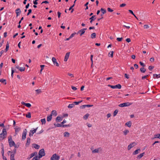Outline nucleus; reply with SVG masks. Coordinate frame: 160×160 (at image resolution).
Here are the masks:
<instances>
[{"label":"nucleus","instance_id":"obj_13","mask_svg":"<svg viewBox=\"0 0 160 160\" xmlns=\"http://www.w3.org/2000/svg\"><path fill=\"white\" fill-rule=\"evenodd\" d=\"M16 16L18 17L21 12V10L19 8H17L16 10Z\"/></svg>","mask_w":160,"mask_h":160},{"label":"nucleus","instance_id":"obj_44","mask_svg":"<svg viewBox=\"0 0 160 160\" xmlns=\"http://www.w3.org/2000/svg\"><path fill=\"white\" fill-rule=\"evenodd\" d=\"M82 102V100H81L79 102H73V104L76 105H78L79 103L81 102Z\"/></svg>","mask_w":160,"mask_h":160},{"label":"nucleus","instance_id":"obj_9","mask_svg":"<svg viewBox=\"0 0 160 160\" xmlns=\"http://www.w3.org/2000/svg\"><path fill=\"white\" fill-rule=\"evenodd\" d=\"M52 60L54 65H56L57 67H58L59 66V64L57 62L56 59L55 58L52 57Z\"/></svg>","mask_w":160,"mask_h":160},{"label":"nucleus","instance_id":"obj_10","mask_svg":"<svg viewBox=\"0 0 160 160\" xmlns=\"http://www.w3.org/2000/svg\"><path fill=\"white\" fill-rule=\"evenodd\" d=\"M45 153L44 149H41L40 150V157L41 158L43 156H45Z\"/></svg>","mask_w":160,"mask_h":160},{"label":"nucleus","instance_id":"obj_48","mask_svg":"<svg viewBox=\"0 0 160 160\" xmlns=\"http://www.w3.org/2000/svg\"><path fill=\"white\" fill-rule=\"evenodd\" d=\"M107 10L108 12H112L113 11V10L112 9H111L110 8H108Z\"/></svg>","mask_w":160,"mask_h":160},{"label":"nucleus","instance_id":"obj_23","mask_svg":"<svg viewBox=\"0 0 160 160\" xmlns=\"http://www.w3.org/2000/svg\"><path fill=\"white\" fill-rule=\"evenodd\" d=\"M154 137L152 138V139H153L156 138L160 139V134H155L154 135Z\"/></svg>","mask_w":160,"mask_h":160},{"label":"nucleus","instance_id":"obj_64","mask_svg":"<svg viewBox=\"0 0 160 160\" xmlns=\"http://www.w3.org/2000/svg\"><path fill=\"white\" fill-rule=\"evenodd\" d=\"M134 66L136 69H137L138 68V65L136 64H135L134 65Z\"/></svg>","mask_w":160,"mask_h":160},{"label":"nucleus","instance_id":"obj_4","mask_svg":"<svg viewBox=\"0 0 160 160\" xmlns=\"http://www.w3.org/2000/svg\"><path fill=\"white\" fill-rule=\"evenodd\" d=\"M131 104V103H130L129 102H127L121 103L119 104L118 106L119 107H124L129 106Z\"/></svg>","mask_w":160,"mask_h":160},{"label":"nucleus","instance_id":"obj_16","mask_svg":"<svg viewBox=\"0 0 160 160\" xmlns=\"http://www.w3.org/2000/svg\"><path fill=\"white\" fill-rule=\"evenodd\" d=\"M14 129L15 130V132L16 133V134H17V132H19L20 131L21 128L20 127H18L17 126H16L15 128Z\"/></svg>","mask_w":160,"mask_h":160},{"label":"nucleus","instance_id":"obj_34","mask_svg":"<svg viewBox=\"0 0 160 160\" xmlns=\"http://www.w3.org/2000/svg\"><path fill=\"white\" fill-rule=\"evenodd\" d=\"M114 52L111 51L108 53V56L109 57H110L112 58L113 57V54Z\"/></svg>","mask_w":160,"mask_h":160},{"label":"nucleus","instance_id":"obj_1","mask_svg":"<svg viewBox=\"0 0 160 160\" xmlns=\"http://www.w3.org/2000/svg\"><path fill=\"white\" fill-rule=\"evenodd\" d=\"M7 135L6 129L3 128L2 132L0 134V141H2L5 138Z\"/></svg>","mask_w":160,"mask_h":160},{"label":"nucleus","instance_id":"obj_32","mask_svg":"<svg viewBox=\"0 0 160 160\" xmlns=\"http://www.w3.org/2000/svg\"><path fill=\"white\" fill-rule=\"evenodd\" d=\"M6 79H0V82L4 83V84L6 85L7 84V82H6Z\"/></svg>","mask_w":160,"mask_h":160},{"label":"nucleus","instance_id":"obj_20","mask_svg":"<svg viewBox=\"0 0 160 160\" xmlns=\"http://www.w3.org/2000/svg\"><path fill=\"white\" fill-rule=\"evenodd\" d=\"M144 154V152L141 153L137 157V158L138 159H140L141 158H142L143 156V155Z\"/></svg>","mask_w":160,"mask_h":160},{"label":"nucleus","instance_id":"obj_26","mask_svg":"<svg viewBox=\"0 0 160 160\" xmlns=\"http://www.w3.org/2000/svg\"><path fill=\"white\" fill-rule=\"evenodd\" d=\"M64 136L65 137H69L70 136V134L68 132H65L64 133Z\"/></svg>","mask_w":160,"mask_h":160},{"label":"nucleus","instance_id":"obj_55","mask_svg":"<svg viewBox=\"0 0 160 160\" xmlns=\"http://www.w3.org/2000/svg\"><path fill=\"white\" fill-rule=\"evenodd\" d=\"M144 28L145 29H148L149 28V26L147 24H145L144 25Z\"/></svg>","mask_w":160,"mask_h":160},{"label":"nucleus","instance_id":"obj_57","mask_svg":"<svg viewBox=\"0 0 160 160\" xmlns=\"http://www.w3.org/2000/svg\"><path fill=\"white\" fill-rule=\"evenodd\" d=\"M15 71L14 70H13L12 68V73H11V76L12 78H13V73Z\"/></svg>","mask_w":160,"mask_h":160},{"label":"nucleus","instance_id":"obj_15","mask_svg":"<svg viewBox=\"0 0 160 160\" xmlns=\"http://www.w3.org/2000/svg\"><path fill=\"white\" fill-rule=\"evenodd\" d=\"M141 151V150L140 149H138L137 150H136L135 151H134L132 153V154L133 155H135L138 154Z\"/></svg>","mask_w":160,"mask_h":160},{"label":"nucleus","instance_id":"obj_41","mask_svg":"<svg viewBox=\"0 0 160 160\" xmlns=\"http://www.w3.org/2000/svg\"><path fill=\"white\" fill-rule=\"evenodd\" d=\"M74 106V104L73 103L69 104L68 106V108H72Z\"/></svg>","mask_w":160,"mask_h":160},{"label":"nucleus","instance_id":"obj_11","mask_svg":"<svg viewBox=\"0 0 160 160\" xmlns=\"http://www.w3.org/2000/svg\"><path fill=\"white\" fill-rule=\"evenodd\" d=\"M70 54V52H68L66 53L64 59V61L65 62H66L67 61V60L69 57Z\"/></svg>","mask_w":160,"mask_h":160},{"label":"nucleus","instance_id":"obj_17","mask_svg":"<svg viewBox=\"0 0 160 160\" xmlns=\"http://www.w3.org/2000/svg\"><path fill=\"white\" fill-rule=\"evenodd\" d=\"M30 141L31 139L29 138H27V142L26 144V147H28L29 146L30 142Z\"/></svg>","mask_w":160,"mask_h":160},{"label":"nucleus","instance_id":"obj_52","mask_svg":"<svg viewBox=\"0 0 160 160\" xmlns=\"http://www.w3.org/2000/svg\"><path fill=\"white\" fill-rule=\"evenodd\" d=\"M71 125L70 124H68V125H62V127H70Z\"/></svg>","mask_w":160,"mask_h":160},{"label":"nucleus","instance_id":"obj_60","mask_svg":"<svg viewBox=\"0 0 160 160\" xmlns=\"http://www.w3.org/2000/svg\"><path fill=\"white\" fill-rule=\"evenodd\" d=\"M75 5H74V4H73V5L72 6H71L69 8V9L68 10H69V11H70V10H71L72 9H73V8H73L74 6Z\"/></svg>","mask_w":160,"mask_h":160},{"label":"nucleus","instance_id":"obj_25","mask_svg":"<svg viewBox=\"0 0 160 160\" xmlns=\"http://www.w3.org/2000/svg\"><path fill=\"white\" fill-rule=\"evenodd\" d=\"M37 152H36L32 153L30 155V158H32V157H33V156H35V155H37Z\"/></svg>","mask_w":160,"mask_h":160},{"label":"nucleus","instance_id":"obj_14","mask_svg":"<svg viewBox=\"0 0 160 160\" xmlns=\"http://www.w3.org/2000/svg\"><path fill=\"white\" fill-rule=\"evenodd\" d=\"M32 147L36 149H38L40 148V146L38 144L33 143L32 144Z\"/></svg>","mask_w":160,"mask_h":160},{"label":"nucleus","instance_id":"obj_33","mask_svg":"<svg viewBox=\"0 0 160 160\" xmlns=\"http://www.w3.org/2000/svg\"><path fill=\"white\" fill-rule=\"evenodd\" d=\"M9 48V44L8 43V42L6 44V49H5L6 52H7Z\"/></svg>","mask_w":160,"mask_h":160},{"label":"nucleus","instance_id":"obj_37","mask_svg":"<svg viewBox=\"0 0 160 160\" xmlns=\"http://www.w3.org/2000/svg\"><path fill=\"white\" fill-rule=\"evenodd\" d=\"M95 15H93L91 17L89 18V20H92L94 21L96 19V18H95Z\"/></svg>","mask_w":160,"mask_h":160},{"label":"nucleus","instance_id":"obj_54","mask_svg":"<svg viewBox=\"0 0 160 160\" xmlns=\"http://www.w3.org/2000/svg\"><path fill=\"white\" fill-rule=\"evenodd\" d=\"M2 151H1V153L2 154H4V147L3 146V144H2Z\"/></svg>","mask_w":160,"mask_h":160},{"label":"nucleus","instance_id":"obj_7","mask_svg":"<svg viewBox=\"0 0 160 160\" xmlns=\"http://www.w3.org/2000/svg\"><path fill=\"white\" fill-rule=\"evenodd\" d=\"M27 130L26 129H25L23 131V132L22 134V140H23L25 139L26 138V135L27 134Z\"/></svg>","mask_w":160,"mask_h":160},{"label":"nucleus","instance_id":"obj_43","mask_svg":"<svg viewBox=\"0 0 160 160\" xmlns=\"http://www.w3.org/2000/svg\"><path fill=\"white\" fill-rule=\"evenodd\" d=\"M54 125L55 127H62V124H54Z\"/></svg>","mask_w":160,"mask_h":160},{"label":"nucleus","instance_id":"obj_58","mask_svg":"<svg viewBox=\"0 0 160 160\" xmlns=\"http://www.w3.org/2000/svg\"><path fill=\"white\" fill-rule=\"evenodd\" d=\"M149 76V75H146V76H142V80H143L144 79L146 78L147 77H148Z\"/></svg>","mask_w":160,"mask_h":160},{"label":"nucleus","instance_id":"obj_21","mask_svg":"<svg viewBox=\"0 0 160 160\" xmlns=\"http://www.w3.org/2000/svg\"><path fill=\"white\" fill-rule=\"evenodd\" d=\"M132 123L130 121L127 122L125 125L129 127H130L131 126Z\"/></svg>","mask_w":160,"mask_h":160},{"label":"nucleus","instance_id":"obj_30","mask_svg":"<svg viewBox=\"0 0 160 160\" xmlns=\"http://www.w3.org/2000/svg\"><path fill=\"white\" fill-rule=\"evenodd\" d=\"M62 120V119H61V117L59 116H58L56 119V121L57 122H59L61 121Z\"/></svg>","mask_w":160,"mask_h":160},{"label":"nucleus","instance_id":"obj_5","mask_svg":"<svg viewBox=\"0 0 160 160\" xmlns=\"http://www.w3.org/2000/svg\"><path fill=\"white\" fill-rule=\"evenodd\" d=\"M86 28H84L82 29L79 31H78L77 33V34H78L80 33V36H82L85 32V31L87 30Z\"/></svg>","mask_w":160,"mask_h":160},{"label":"nucleus","instance_id":"obj_31","mask_svg":"<svg viewBox=\"0 0 160 160\" xmlns=\"http://www.w3.org/2000/svg\"><path fill=\"white\" fill-rule=\"evenodd\" d=\"M91 37L93 39L96 38V34L94 32L92 33L91 35Z\"/></svg>","mask_w":160,"mask_h":160},{"label":"nucleus","instance_id":"obj_40","mask_svg":"<svg viewBox=\"0 0 160 160\" xmlns=\"http://www.w3.org/2000/svg\"><path fill=\"white\" fill-rule=\"evenodd\" d=\"M118 112V111L117 109L115 110L113 113V116H115L117 114Z\"/></svg>","mask_w":160,"mask_h":160},{"label":"nucleus","instance_id":"obj_28","mask_svg":"<svg viewBox=\"0 0 160 160\" xmlns=\"http://www.w3.org/2000/svg\"><path fill=\"white\" fill-rule=\"evenodd\" d=\"M52 116H51V115L48 116L47 118V121L48 122L50 121L52 119Z\"/></svg>","mask_w":160,"mask_h":160},{"label":"nucleus","instance_id":"obj_36","mask_svg":"<svg viewBox=\"0 0 160 160\" xmlns=\"http://www.w3.org/2000/svg\"><path fill=\"white\" fill-rule=\"evenodd\" d=\"M89 116V114L88 113H87L84 116L83 118L85 120H86L88 118Z\"/></svg>","mask_w":160,"mask_h":160},{"label":"nucleus","instance_id":"obj_63","mask_svg":"<svg viewBox=\"0 0 160 160\" xmlns=\"http://www.w3.org/2000/svg\"><path fill=\"white\" fill-rule=\"evenodd\" d=\"M126 5V4L125 3H122L120 5V7H124Z\"/></svg>","mask_w":160,"mask_h":160},{"label":"nucleus","instance_id":"obj_19","mask_svg":"<svg viewBox=\"0 0 160 160\" xmlns=\"http://www.w3.org/2000/svg\"><path fill=\"white\" fill-rule=\"evenodd\" d=\"M100 149L101 150V148H99L97 149H95L94 150L92 151V152L93 153H98L99 152V150Z\"/></svg>","mask_w":160,"mask_h":160},{"label":"nucleus","instance_id":"obj_22","mask_svg":"<svg viewBox=\"0 0 160 160\" xmlns=\"http://www.w3.org/2000/svg\"><path fill=\"white\" fill-rule=\"evenodd\" d=\"M153 78H160V74H154L153 75Z\"/></svg>","mask_w":160,"mask_h":160},{"label":"nucleus","instance_id":"obj_35","mask_svg":"<svg viewBox=\"0 0 160 160\" xmlns=\"http://www.w3.org/2000/svg\"><path fill=\"white\" fill-rule=\"evenodd\" d=\"M129 132V130L127 129H125L123 131V134L125 135H126Z\"/></svg>","mask_w":160,"mask_h":160},{"label":"nucleus","instance_id":"obj_47","mask_svg":"<svg viewBox=\"0 0 160 160\" xmlns=\"http://www.w3.org/2000/svg\"><path fill=\"white\" fill-rule=\"evenodd\" d=\"M139 64L141 66H142L143 67H145L146 66L141 61L139 62Z\"/></svg>","mask_w":160,"mask_h":160},{"label":"nucleus","instance_id":"obj_61","mask_svg":"<svg viewBox=\"0 0 160 160\" xmlns=\"http://www.w3.org/2000/svg\"><path fill=\"white\" fill-rule=\"evenodd\" d=\"M71 88L74 91H75V90H77V89L76 87H75L73 86H71Z\"/></svg>","mask_w":160,"mask_h":160},{"label":"nucleus","instance_id":"obj_24","mask_svg":"<svg viewBox=\"0 0 160 160\" xmlns=\"http://www.w3.org/2000/svg\"><path fill=\"white\" fill-rule=\"evenodd\" d=\"M9 145L10 147H11L12 146H13L15 144L14 142L13 141H11V142H9Z\"/></svg>","mask_w":160,"mask_h":160},{"label":"nucleus","instance_id":"obj_3","mask_svg":"<svg viewBox=\"0 0 160 160\" xmlns=\"http://www.w3.org/2000/svg\"><path fill=\"white\" fill-rule=\"evenodd\" d=\"M59 156L55 153L51 157L50 159L51 160H59Z\"/></svg>","mask_w":160,"mask_h":160},{"label":"nucleus","instance_id":"obj_49","mask_svg":"<svg viewBox=\"0 0 160 160\" xmlns=\"http://www.w3.org/2000/svg\"><path fill=\"white\" fill-rule=\"evenodd\" d=\"M76 34V32H74L71 34V35L69 37V38H71L73 37Z\"/></svg>","mask_w":160,"mask_h":160},{"label":"nucleus","instance_id":"obj_56","mask_svg":"<svg viewBox=\"0 0 160 160\" xmlns=\"http://www.w3.org/2000/svg\"><path fill=\"white\" fill-rule=\"evenodd\" d=\"M154 60V59L153 57H152L150 59V61L151 62H153Z\"/></svg>","mask_w":160,"mask_h":160},{"label":"nucleus","instance_id":"obj_39","mask_svg":"<svg viewBox=\"0 0 160 160\" xmlns=\"http://www.w3.org/2000/svg\"><path fill=\"white\" fill-rule=\"evenodd\" d=\"M40 158H39L38 156H35L32 159V160H39Z\"/></svg>","mask_w":160,"mask_h":160},{"label":"nucleus","instance_id":"obj_12","mask_svg":"<svg viewBox=\"0 0 160 160\" xmlns=\"http://www.w3.org/2000/svg\"><path fill=\"white\" fill-rule=\"evenodd\" d=\"M16 68L19 69V70L21 72L24 71L25 69V67H20L18 65L16 66Z\"/></svg>","mask_w":160,"mask_h":160},{"label":"nucleus","instance_id":"obj_51","mask_svg":"<svg viewBox=\"0 0 160 160\" xmlns=\"http://www.w3.org/2000/svg\"><path fill=\"white\" fill-rule=\"evenodd\" d=\"M25 106L28 108H30L31 106V105L29 103H26Z\"/></svg>","mask_w":160,"mask_h":160},{"label":"nucleus","instance_id":"obj_8","mask_svg":"<svg viewBox=\"0 0 160 160\" xmlns=\"http://www.w3.org/2000/svg\"><path fill=\"white\" fill-rule=\"evenodd\" d=\"M136 145L135 142H133L130 144L128 146V150H130L132 148L134 147Z\"/></svg>","mask_w":160,"mask_h":160},{"label":"nucleus","instance_id":"obj_46","mask_svg":"<svg viewBox=\"0 0 160 160\" xmlns=\"http://www.w3.org/2000/svg\"><path fill=\"white\" fill-rule=\"evenodd\" d=\"M123 39L122 38H117V40L118 41V42H121Z\"/></svg>","mask_w":160,"mask_h":160},{"label":"nucleus","instance_id":"obj_59","mask_svg":"<svg viewBox=\"0 0 160 160\" xmlns=\"http://www.w3.org/2000/svg\"><path fill=\"white\" fill-rule=\"evenodd\" d=\"M57 14H58V18H59L60 17L61 15V13L60 12H58Z\"/></svg>","mask_w":160,"mask_h":160},{"label":"nucleus","instance_id":"obj_6","mask_svg":"<svg viewBox=\"0 0 160 160\" xmlns=\"http://www.w3.org/2000/svg\"><path fill=\"white\" fill-rule=\"evenodd\" d=\"M16 149L14 148L13 150V153L10 155V160H15L14 159V155L16 152Z\"/></svg>","mask_w":160,"mask_h":160},{"label":"nucleus","instance_id":"obj_18","mask_svg":"<svg viewBox=\"0 0 160 160\" xmlns=\"http://www.w3.org/2000/svg\"><path fill=\"white\" fill-rule=\"evenodd\" d=\"M50 115L52 116V115H54L55 116H56L57 115L56 111L55 110H52L51 112Z\"/></svg>","mask_w":160,"mask_h":160},{"label":"nucleus","instance_id":"obj_2","mask_svg":"<svg viewBox=\"0 0 160 160\" xmlns=\"http://www.w3.org/2000/svg\"><path fill=\"white\" fill-rule=\"evenodd\" d=\"M108 86L109 87H111V88L112 89L115 88H118V89H121L122 87V86L121 84H118L116 85L113 86L110 85H108Z\"/></svg>","mask_w":160,"mask_h":160},{"label":"nucleus","instance_id":"obj_53","mask_svg":"<svg viewBox=\"0 0 160 160\" xmlns=\"http://www.w3.org/2000/svg\"><path fill=\"white\" fill-rule=\"evenodd\" d=\"M154 68V67L152 66H150L148 67V69L150 70H152L153 68Z\"/></svg>","mask_w":160,"mask_h":160},{"label":"nucleus","instance_id":"obj_62","mask_svg":"<svg viewBox=\"0 0 160 160\" xmlns=\"http://www.w3.org/2000/svg\"><path fill=\"white\" fill-rule=\"evenodd\" d=\"M28 12L27 13V15H29L31 12H32V10L31 9H29L28 10Z\"/></svg>","mask_w":160,"mask_h":160},{"label":"nucleus","instance_id":"obj_27","mask_svg":"<svg viewBox=\"0 0 160 160\" xmlns=\"http://www.w3.org/2000/svg\"><path fill=\"white\" fill-rule=\"evenodd\" d=\"M140 71L141 72L144 73L146 71V69L143 67L140 68Z\"/></svg>","mask_w":160,"mask_h":160},{"label":"nucleus","instance_id":"obj_50","mask_svg":"<svg viewBox=\"0 0 160 160\" xmlns=\"http://www.w3.org/2000/svg\"><path fill=\"white\" fill-rule=\"evenodd\" d=\"M45 67V66L44 65H41V73L42 70L43 69L44 67Z\"/></svg>","mask_w":160,"mask_h":160},{"label":"nucleus","instance_id":"obj_29","mask_svg":"<svg viewBox=\"0 0 160 160\" xmlns=\"http://www.w3.org/2000/svg\"><path fill=\"white\" fill-rule=\"evenodd\" d=\"M100 11H101V12H102V14H104L106 12V9L102 8H101L100 9Z\"/></svg>","mask_w":160,"mask_h":160},{"label":"nucleus","instance_id":"obj_45","mask_svg":"<svg viewBox=\"0 0 160 160\" xmlns=\"http://www.w3.org/2000/svg\"><path fill=\"white\" fill-rule=\"evenodd\" d=\"M11 141H12V137L11 135H10L8 137V142H11Z\"/></svg>","mask_w":160,"mask_h":160},{"label":"nucleus","instance_id":"obj_38","mask_svg":"<svg viewBox=\"0 0 160 160\" xmlns=\"http://www.w3.org/2000/svg\"><path fill=\"white\" fill-rule=\"evenodd\" d=\"M41 122L42 124H45L46 122L45 119L44 118L41 119Z\"/></svg>","mask_w":160,"mask_h":160},{"label":"nucleus","instance_id":"obj_42","mask_svg":"<svg viewBox=\"0 0 160 160\" xmlns=\"http://www.w3.org/2000/svg\"><path fill=\"white\" fill-rule=\"evenodd\" d=\"M26 117L29 118H31V114L30 112H28V114L26 115Z\"/></svg>","mask_w":160,"mask_h":160}]
</instances>
